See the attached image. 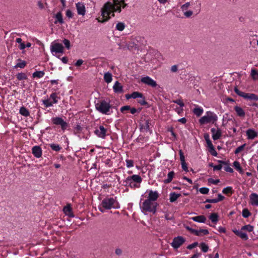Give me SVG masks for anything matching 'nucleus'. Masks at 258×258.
Wrapping results in <instances>:
<instances>
[{"instance_id":"nucleus-57","label":"nucleus","mask_w":258,"mask_h":258,"mask_svg":"<svg viewBox=\"0 0 258 258\" xmlns=\"http://www.w3.org/2000/svg\"><path fill=\"white\" fill-rule=\"evenodd\" d=\"M131 107L129 105H125L120 108V111L122 113H124L125 111L130 110Z\"/></svg>"},{"instance_id":"nucleus-35","label":"nucleus","mask_w":258,"mask_h":258,"mask_svg":"<svg viewBox=\"0 0 258 258\" xmlns=\"http://www.w3.org/2000/svg\"><path fill=\"white\" fill-rule=\"evenodd\" d=\"M45 73L44 71H36L32 74L33 78H41L44 76Z\"/></svg>"},{"instance_id":"nucleus-6","label":"nucleus","mask_w":258,"mask_h":258,"mask_svg":"<svg viewBox=\"0 0 258 258\" xmlns=\"http://www.w3.org/2000/svg\"><path fill=\"white\" fill-rule=\"evenodd\" d=\"M218 117L213 112L208 111L206 115L202 116L199 119V121L200 124L203 125L209 123H214L217 120Z\"/></svg>"},{"instance_id":"nucleus-42","label":"nucleus","mask_w":258,"mask_h":258,"mask_svg":"<svg viewBox=\"0 0 258 258\" xmlns=\"http://www.w3.org/2000/svg\"><path fill=\"white\" fill-rule=\"evenodd\" d=\"M204 137L205 140L207 143L208 147H209L210 146H212V145H213V144L209 138V135L208 134H205Z\"/></svg>"},{"instance_id":"nucleus-23","label":"nucleus","mask_w":258,"mask_h":258,"mask_svg":"<svg viewBox=\"0 0 258 258\" xmlns=\"http://www.w3.org/2000/svg\"><path fill=\"white\" fill-rule=\"evenodd\" d=\"M246 135L248 139H253L257 136V134L253 130L248 129L246 131Z\"/></svg>"},{"instance_id":"nucleus-61","label":"nucleus","mask_w":258,"mask_h":258,"mask_svg":"<svg viewBox=\"0 0 258 258\" xmlns=\"http://www.w3.org/2000/svg\"><path fill=\"white\" fill-rule=\"evenodd\" d=\"M198 243L197 242H195L192 243V244L188 245L187 246V248L188 249H192V248L196 247L198 245Z\"/></svg>"},{"instance_id":"nucleus-8","label":"nucleus","mask_w":258,"mask_h":258,"mask_svg":"<svg viewBox=\"0 0 258 258\" xmlns=\"http://www.w3.org/2000/svg\"><path fill=\"white\" fill-rule=\"evenodd\" d=\"M51 121L53 124L60 125L62 130L64 131L68 126V123L60 117H53L51 118Z\"/></svg>"},{"instance_id":"nucleus-11","label":"nucleus","mask_w":258,"mask_h":258,"mask_svg":"<svg viewBox=\"0 0 258 258\" xmlns=\"http://www.w3.org/2000/svg\"><path fill=\"white\" fill-rule=\"evenodd\" d=\"M107 130L102 125L96 128L94 133L99 138L104 139L106 136Z\"/></svg>"},{"instance_id":"nucleus-47","label":"nucleus","mask_w":258,"mask_h":258,"mask_svg":"<svg viewBox=\"0 0 258 258\" xmlns=\"http://www.w3.org/2000/svg\"><path fill=\"white\" fill-rule=\"evenodd\" d=\"M242 216L244 218H247L250 215H251V213H250V212L248 210V209H244L243 210H242Z\"/></svg>"},{"instance_id":"nucleus-45","label":"nucleus","mask_w":258,"mask_h":258,"mask_svg":"<svg viewBox=\"0 0 258 258\" xmlns=\"http://www.w3.org/2000/svg\"><path fill=\"white\" fill-rule=\"evenodd\" d=\"M43 103L46 107H49L53 106V103L50 101V99L43 100Z\"/></svg>"},{"instance_id":"nucleus-24","label":"nucleus","mask_w":258,"mask_h":258,"mask_svg":"<svg viewBox=\"0 0 258 258\" xmlns=\"http://www.w3.org/2000/svg\"><path fill=\"white\" fill-rule=\"evenodd\" d=\"M234 109L237 116L239 117H244L245 116V112L241 107L238 106H235Z\"/></svg>"},{"instance_id":"nucleus-36","label":"nucleus","mask_w":258,"mask_h":258,"mask_svg":"<svg viewBox=\"0 0 258 258\" xmlns=\"http://www.w3.org/2000/svg\"><path fill=\"white\" fill-rule=\"evenodd\" d=\"M222 192L225 195H232L233 192V190L232 187L227 186L223 189Z\"/></svg>"},{"instance_id":"nucleus-39","label":"nucleus","mask_w":258,"mask_h":258,"mask_svg":"<svg viewBox=\"0 0 258 258\" xmlns=\"http://www.w3.org/2000/svg\"><path fill=\"white\" fill-rule=\"evenodd\" d=\"M49 146L52 150L56 152L59 151L61 149L59 145L55 144H51L49 145Z\"/></svg>"},{"instance_id":"nucleus-20","label":"nucleus","mask_w":258,"mask_h":258,"mask_svg":"<svg viewBox=\"0 0 258 258\" xmlns=\"http://www.w3.org/2000/svg\"><path fill=\"white\" fill-rule=\"evenodd\" d=\"M232 231L238 236L244 240H247L248 237L246 233L243 232L241 230L236 229L233 230Z\"/></svg>"},{"instance_id":"nucleus-27","label":"nucleus","mask_w":258,"mask_h":258,"mask_svg":"<svg viewBox=\"0 0 258 258\" xmlns=\"http://www.w3.org/2000/svg\"><path fill=\"white\" fill-rule=\"evenodd\" d=\"M181 196V194L175 192H171L169 195V200L171 203L175 202Z\"/></svg>"},{"instance_id":"nucleus-17","label":"nucleus","mask_w":258,"mask_h":258,"mask_svg":"<svg viewBox=\"0 0 258 258\" xmlns=\"http://www.w3.org/2000/svg\"><path fill=\"white\" fill-rule=\"evenodd\" d=\"M32 152L36 158H40L42 156V149L39 146H34L32 149Z\"/></svg>"},{"instance_id":"nucleus-54","label":"nucleus","mask_w":258,"mask_h":258,"mask_svg":"<svg viewBox=\"0 0 258 258\" xmlns=\"http://www.w3.org/2000/svg\"><path fill=\"white\" fill-rule=\"evenodd\" d=\"M245 146V144H243V145L239 146L238 147H237L235 149V150L234 151V153L235 154H238L239 152H240L241 151H242L243 150Z\"/></svg>"},{"instance_id":"nucleus-16","label":"nucleus","mask_w":258,"mask_h":258,"mask_svg":"<svg viewBox=\"0 0 258 258\" xmlns=\"http://www.w3.org/2000/svg\"><path fill=\"white\" fill-rule=\"evenodd\" d=\"M151 125V120L149 119H145L144 120V122L141 124V129L144 130L146 132H152L150 130V126Z\"/></svg>"},{"instance_id":"nucleus-28","label":"nucleus","mask_w":258,"mask_h":258,"mask_svg":"<svg viewBox=\"0 0 258 258\" xmlns=\"http://www.w3.org/2000/svg\"><path fill=\"white\" fill-rule=\"evenodd\" d=\"M203 109L201 107H199L198 105H196V108L193 110L194 113L197 116H201L203 113Z\"/></svg>"},{"instance_id":"nucleus-13","label":"nucleus","mask_w":258,"mask_h":258,"mask_svg":"<svg viewBox=\"0 0 258 258\" xmlns=\"http://www.w3.org/2000/svg\"><path fill=\"white\" fill-rule=\"evenodd\" d=\"M190 5V2H187L181 6V10L183 12L184 15L186 18L190 17L194 12L191 10L186 11Z\"/></svg>"},{"instance_id":"nucleus-50","label":"nucleus","mask_w":258,"mask_h":258,"mask_svg":"<svg viewBox=\"0 0 258 258\" xmlns=\"http://www.w3.org/2000/svg\"><path fill=\"white\" fill-rule=\"evenodd\" d=\"M201 248L204 252H207L209 249L208 246L204 242L201 243Z\"/></svg>"},{"instance_id":"nucleus-51","label":"nucleus","mask_w":258,"mask_h":258,"mask_svg":"<svg viewBox=\"0 0 258 258\" xmlns=\"http://www.w3.org/2000/svg\"><path fill=\"white\" fill-rule=\"evenodd\" d=\"M63 211L66 214L69 215L72 211V209L70 206H66L63 208Z\"/></svg>"},{"instance_id":"nucleus-62","label":"nucleus","mask_w":258,"mask_h":258,"mask_svg":"<svg viewBox=\"0 0 258 258\" xmlns=\"http://www.w3.org/2000/svg\"><path fill=\"white\" fill-rule=\"evenodd\" d=\"M141 109H137L134 107H133V108H131L130 109V112L133 114H135L136 112H138L139 113L141 111Z\"/></svg>"},{"instance_id":"nucleus-4","label":"nucleus","mask_w":258,"mask_h":258,"mask_svg":"<svg viewBox=\"0 0 258 258\" xmlns=\"http://www.w3.org/2000/svg\"><path fill=\"white\" fill-rule=\"evenodd\" d=\"M116 202L115 200L113 198H106L104 199L101 203L98 206L99 211L104 213L105 210H110L112 208H115L114 204Z\"/></svg>"},{"instance_id":"nucleus-22","label":"nucleus","mask_w":258,"mask_h":258,"mask_svg":"<svg viewBox=\"0 0 258 258\" xmlns=\"http://www.w3.org/2000/svg\"><path fill=\"white\" fill-rule=\"evenodd\" d=\"M113 89L115 93H121L123 92L122 86L118 81H116L113 86Z\"/></svg>"},{"instance_id":"nucleus-33","label":"nucleus","mask_w":258,"mask_h":258,"mask_svg":"<svg viewBox=\"0 0 258 258\" xmlns=\"http://www.w3.org/2000/svg\"><path fill=\"white\" fill-rule=\"evenodd\" d=\"M49 99H52V101H51L53 104H56L58 102V100L60 99V97L57 95L56 93H52L50 96Z\"/></svg>"},{"instance_id":"nucleus-53","label":"nucleus","mask_w":258,"mask_h":258,"mask_svg":"<svg viewBox=\"0 0 258 258\" xmlns=\"http://www.w3.org/2000/svg\"><path fill=\"white\" fill-rule=\"evenodd\" d=\"M126 165L127 168H131L134 166V161L133 160L126 159L125 160Z\"/></svg>"},{"instance_id":"nucleus-26","label":"nucleus","mask_w":258,"mask_h":258,"mask_svg":"<svg viewBox=\"0 0 258 258\" xmlns=\"http://www.w3.org/2000/svg\"><path fill=\"white\" fill-rule=\"evenodd\" d=\"M190 219L195 222L199 223H205L206 220V218L203 215L193 217H191Z\"/></svg>"},{"instance_id":"nucleus-58","label":"nucleus","mask_w":258,"mask_h":258,"mask_svg":"<svg viewBox=\"0 0 258 258\" xmlns=\"http://www.w3.org/2000/svg\"><path fill=\"white\" fill-rule=\"evenodd\" d=\"M179 156H180V159L181 162H185V158L184 156V154L181 150H180L179 151Z\"/></svg>"},{"instance_id":"nucleus-1","label":"nucleus","mask_w":258,"mask_h":258,"mask_svg":"<svg viewBox=\"0 0 258 258\" xmlns=\"http://www.w3.org/2000/svg\"><path fill=\"white\" fill-rule=\"evenodd\" d=\"M127 6L124 0H112V3L108 2L105 3L101 10V16L103 20L99 22H104L109 19V15L114 17V12L120 13L121 7L124 8Z\"/></svg>"},{"instance_id":"nucleus-2","label":"nucleus","mask_w":258,"mask_h":258,"mask_svg":"<svg viewBox=\"0 0 258 258\" xmlns=\"http://www.w3.org/2000/svg\"><path fill=\"white\" fill-rule=\"evenodd\" d=\"M142 181V178L139 175H133L128 176L123 181L125 186H128L132 188H137L140 186V183Z\"/></svg>"},{"instance_id":"nucleus-3","label":"nucleus","mask_w":258,"mask_h":258,"mask_svg":"<svg viewBox=\"0 0 258 258\" xmlns=\"http://www.w3.org/2000/svg\"><path fill=\"white\" fill-rule=\"evenodd\" d=\"M158 205L156 202H154L146 199L142 203V205H140V208L141 211L145 214H146L147 212L155 214L157 211Z\"/></svg>"},{"instance_id":"nucleus-48","label":"nucleus","mask_w":258,"mask_h":258,"mask_svg":"<svg viewBox=\"0 0 258 258\" xmlns=\"http://www.w3.org/2000/svg\"><path fill=\"white\" fill-rule=\"evenodd\" d=\"M209 152L210 153L214 156H217V153L216 151L215 150L214 146L212 145V146L209 147Z\"/></svg>"},{"instance_id":"nucleus-25","label":"nucleus","mask_w":258,"mask_h":258,"mask_svg":"<svg viewBox=\"0 0 258 258\" xmlns=\"http://www.w3.org/2000/svg\"><path fill=\"white\" fill-rule=\"evenodd\" d=\"M217 162L219 163L222 164L223 165H224V169L228 172L232 173L233 172V170L232 168H231L228 163L225 161H222V160H218Z\"/></svg>"},{"instance_id":"nucleus-52","label":"nucleus","mask_w":258,"mask_h":258,"mask_svg":"<svg viewBox=\"0 0 258 258\" xmlns=\"http://www.w3.org/2000/svg\"><path fill=\"white\" fill-rule=\"evenodd\" d=\"M199 191L202 194H207L209 191V189L206 187H203L199 189Z\"/></svg>"},{"instance_id":"nucleus-31","label":"nucleus","mask_w":258,"mask_h":258,"mask_svg":"<svg viewBox=\"0 0 258 258\" xmlns=\"http://www.w3.org/2000/svg\"><path fill=\"white\" fill-rule=\"evenodd\" d=\"M18 61H19V62H18L14 66L15 68L16 69V68H20L21 69H23V68H24L26 67L27 63H26V62L25 60H22L20 58H19L18 59Z\"/></svg>"},{"instance_id":"nucleus-41","label":"nucleus","mask_w":258,"mask_h":258,"mask_svg":"<svg viewBox=\"0 0 258 258\" xmlns=\"http://www.w3.org/2000/svg\"><path fill=\"white\" fill-rule=\"evenodd\" d=\"M241 230H247L248 232H251L253 230V227L250 225H246L242 227Z\"/></svg>"},{"instance_id":"nucleus-44","label":"nucleus","mask_w":258,"mask_h":258,"mask_svg":"<svg viewBox=\"0 0 258 258\" xmlns=\"http://www.w3.org/2000/svg\"><path fill=\"white\" fill-rule=\"evenodd\" d=\"M132 98L136 99L140 97H143V94L139 92H134L131 94Z\"/></svg>"},{"instance_id":"nucleus-37","label":"nucleus","mask_w":258,"mask_h":258,"mask_svg":"<svg viewBox=\"0 0 258 258\" xmlns=\"http://www.w3.org/2000/svg\"><path fill=\"white\" fill-rule=\"evenodd\" d=\"M209 219L213 223H216L218 220V216L217 213H212L209 216Z\"/></svg>"},{"instance_id":"nucleus-15","label":"nucleus","mask_w":258,"mask_h":258,"mask_svg":"<svg viewBox=\"0 0 258 258\" xmlns=\"http://www.w3.org/2000/svg\"><path fill=\"white\" fill-rule=\"evenodd\" d=\"M158 198L159 194L157 191L150 190L149 191V196L147 200L156 202Z\"/></svg>"},{"instance_id":"nucleus-59","label":"nucleus","mask_w":258,"mask_h":258,"mask_svg":"<svg viewBox=\"0 0 258 258\" xmlns=\"http://www.w3.org/2000/svg\"><path fill=\"white\" fill-rule=\"evenodd\" d=\"M82 128L81 126V125L79 124H77L75 128V131H74L75 134H79L82 131Z\"/></svg>"},{"instance_id":"nucleus-38","label":"nucleus","mask_w":258,"mask_h":258,"mask_svg":"<svg viewBox=\"0 0 258 258\" xmlns=\"http://www.w3.org/2000/svg\"><path fill=\"white\" fill-rule=\"evenodd\" d=\"M125 25L124 23L118 22L116 24L115 28L119 31H123L125 28Z\"/></svg>"},{"instance_id":"nucleus-9","label":"nucleus","mask_w":258,"mask_h":258,"mask_svg":"<svg viewBox=\"0 0 258 258\" xmlns=\"http://www.w3.org/2000/svg\"><path fill=\"white\" fill-rule=\"evenodd\" d=\"M63 46L61 43L53 42L50 45V51L53 54V53H63Z\"/></svg>"},{"instance_id":"nucleus-19","label":"nucleus","mask_w":258,"mask_h":258,"mask_svg":"<svg viewBox=\"0 0 258 258\" xmlns=\"http://www.w3.org/2000/svg\"><path fill=\"white\" fill-rule=\"evenodd\" d=\"M191 6L194 7L195 12L198 14L201 11V3L199 0L192 1L191 3Z\"/></svg>"},{"instance_id":"nucleus-30","label":"nucleus","mask_w":258,"mask_h":258,"mask_svg":"<svg viewBox=\"0 0 258 258\" xmlns=\"http://www.w3.org/2000/svg\"><path fill=\"white\" fill-rule=\"evenodd\" d=\"M20 113L25 117H27L30 115V112L26 107L22 106L20 109Z\"/></svg>"},{"instance_id":"nucleus-60","label":"nucleus","mask_w":258,"mask_h":258,"mask_svg":"<svg viewBox=\"0 0 258 258\" xmlns=\"http://www.w3.org/2000/svg\"><path fill=\"white\" fill-rule=\"evenodd\" d=\"M208 180L209 183H212L214 184H217L220 182L219 179L214 180L213 178H209Z\"/></svg>"},{"instance_id":"nucleus-40","label":"nucleus","mask_w":258,"mask_h":258,"mask_svg":"<svg viewBox=\"0 0 258 258\" xmlns=\"http://www.w3.org/2000/svg\"><path fill=\"white\" fill-rule=\"evenodd\" d=\"M233 166L235 168L236 170H237L238 171H239L240 173L242 172V170L241 167H240V164L238 161H234L233 162Z\"/></svg>"},{"instance_id":"nucleus-29","label":"nucleus","mask_w":258,"mask_h":258,"mask_svg":"<svg viewBox=\"0 0 258 258\" xmlns=\"http://www.w3.org/2000/svg\"><path fill=\"white\" fill-rule=\"evenodd\" d=\"M174 174L175 173L173 171L169 172L167 175V178L164 180V183L167 184L171 182L174 176Z\"/></svg>"},{"instance_id":"nucleus-63","label":"nucleus","mask_w":258,"mask_h":258,"mask_svg":"<svg viewBox=\"0 0 258 258\" xmlns=\"http://www.w3.org/2000/svg\"><path fill=\"white\" fill-rule=\"evenodd\" d=\"M222 164L219 163L218 165L213 166V170H220L222 168Z\"/></svg>"},{"instance_id":"nucleus-12","label":"nucleus","mask_w":258,"mask_h":258,"mask_svg":"<svg viewBox=\"0 0 258 258\" xmlns=\"http://www.w3.org/2000/svg\"><path fill=\"white\" fill-rule=\"evenodd\" d=\"M141 82L146 85L154 88L157 86L156 82L149 76L142 78L141 79Z\"/></svg>"},{"instance_id":"nucleus-56","label":"nucleus","mask_w":258,"mask_h":258,"mask_svg":"<svg viewBox=\"0 0 258 258\" xmlns=\"http://www.w3.org/2000/svg\"><path fill=\"white\" fill-rule=\"evenodd\" d=\"M63 43L68 49L70 48V42L68 39H64L63 40Z\"/></svg>"},{"instance_id":"nucleus-5","label":"nucleus","mask_w":258,"mask_h":258,"mask_svg":"<svg viewBox=\"0 0 258 258\" xmlns=\"http://www.w3.org/2000/svg\"><path fill=\"white\" fill-rule=\"evenodd\" d=\"M95 108L99 112L104 114H110L111 105L105 100H100L95 104Z\"/></svg>"},{"instance_id":"nucleus-10","label":"nucleus","mask_w":258,"mask_h":258,"mask_svg":"<svg viewBox=\"0 0 258 258\" xmlns=\"http://www.w3.org/2000/svg\"><path fill=\"white\" fill-rule=\"evenodd\" d=\"M185 241V239L183 237L178 236L173 238L171 245L174 249H177L181 246Z\"/></svg>"},{"instance_id":"nucleus-14","label":"nucleus","mask_w":258,"mask_h":258,"mask_svg":"<svg viewBox=\"0 0 258 258\" xmlns=\"http://www.w3.org/2000/svg\"><path fill=\"white\" fill-rule=\"evenodd\" d=\"M77 13L78 15L84 16L86 13L85 7L83 3L78 2L76 4Z\"/></svg>"},{"instance_id":"nucleus-34","label":"nucleus","mask_w":258,"mask_h":258,"mask_svg":"<svg viewBox=\"0 0 258 258\" xmlns=\"http://www.w3.org/2000/svg\"><path fill=\"white\" fill-rule=\"evenodd\" d=\"M55 18L56 21L54 22L55 24H56L57 22H58L60 24H63L64 21L62 19V16L61 12L57 13L55 15Z\"/></svg>"},{"instance_id":"nucleus-46","label":"nucleus","mask_w":258,"mask_h":258,"mask_svg":"<svg viewBox=\"0 0 258 258\" xmlns=\"http://www.w3.org/2000/svg\"><path fill=\"white\" fill-rule=\"evenodd\" d=\"M251 75L253 79H258V71L254 69L251 71Z\"/></svg>"},{"instance_id":"nucleus-55","label":"nucleus","mask_w":258,"mask_h":258,"mask_svg":"<svg viewBox=\"0 0 258 258\" xmlns=\"http://www.w3.org/2000/svg\"><path fill=\"white\" fill-rule=\"evenodd\" d=\"M172 102L175 103L177 104L181 107H183L184 106V103L183 102L182 100L181 99H177V100H173Z\"/></svg>"},{"instance_id":"nucleus-7","label":"nucleus","mask_w":258,"mask_h":258,"mask_svg":"<svg viewBox=\"0 0 258 258\" xmlns=\"http://www.w3.org/2000/svg\"><path fill=\"white\" fill-rule=\"evenodd\" d=\"M235 93L238 96L249 100L257 101L258 96L253 93H246L240 91L237 87L234 88Z\"/></svg>"},{"instance_id":"nucleus-43","label":"nucleus","mask_w":258,"mask_h":258,"mask_svg":"<svg viewBox=\"0 0 258 258\" xmlns=\"http://www.w3.org/2000/svg\"><path fill=\"white\" fill-rule=\"evenodd\" d=\"M17 78L19 80H23L27 79V77L25 73H19L17 75Z\"/></svg>"},{"instance_id":"nucleus-18","label":"nucleus","mask_w":258,"mask_h":258,"mask_svg":"<svg viewBox=\"0 0 258 258\" xmlns=\"http://www.w3.org/2000/svg\"><path fill=\"white\" fill-rule=\"evenodd\" d=\"M211 132L212 134V138L214 140H217L220 138L221 136V131L220 129L218 128L216 130L215 128H212Z\"/></svg>"},{"instance_id":"nucleus-49","label":"nucleus","mask_w":258,"mask_h":258,"mask_svg":"<svg viewBox=\"0 0 258 258\" xmlns=\"http://www.w3.org/2000/svg\"><path fill=\"white\" fill-rule=\"evenodd\" d=\"M140 99L138 100V102L142 105H146L148 104L146 101L145 97L143 95L142 97H140Z\"/></svg>"},{"instance_id":"nucleus-64","label":"nucleus","mask_w":258,"mask_h":258,"mask_svg":"<svg viewBox=\"0 0 258 258\" xmlns=\"http://www.w3.org/2000/svg\"><path fill=\"white\" fill-rule=\"evenodd\" d=\"M66 16L69 18H72L73 16V13L70 10H67L66 11Z\"/></svg>"},{"instance_id":"nucleus-21","label":"nucleus","mask_w":258,"mask_h":258,"mask_svg":"<svg viewBox=\"0 0 258 258\" xmlns=\"http://www.w3.org/2000/svg\"><path fill=\"white\" fill-rule=\"evenodd\" d=\"M250 203L253 206H258V195L252 193L249 196Z\"/></svg>"},{"instance_id":"nucleus-32","label":"nucleus","mask_w":258,"mask_h":258,"mask_svg":"<svg viewBox=\"0 0 258 258\" xmlns=\"http://www.w3.org/2000/svg\"><path fill=\"white\" fill-rule=\"evenodd\" d=\"M112 74L110 73L107 72L104 75V80L107 84L110 83L112 80Z\"/></svg>"}]
</instances>
